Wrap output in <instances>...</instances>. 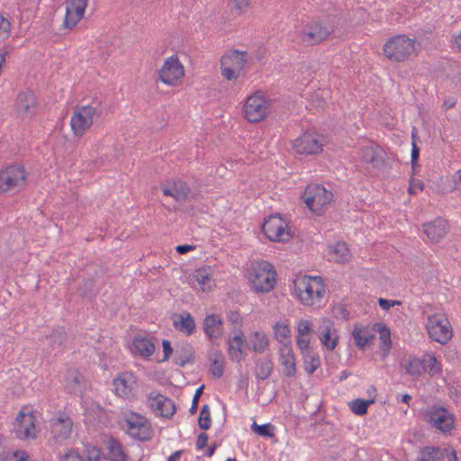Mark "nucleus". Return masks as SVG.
<instances>
[{"mask_svg":"<svg viewBox=\"0 0 461 461\" xmlns=\"http://www.w3.org/2000/svg\"><path fill=\"white\" fill-rule=\"evenodd\" d=\"M88 0H68L63 27L73 29L83 18Z\"/></svg>","mask_w":461,"mask_h":461,"instance_id":"obj_14","label":"nucleus"},{"mask_svg":"<svg viewBox=\"0 0 461 461\" xmlns=\"http://www.w3.org/2000/svg\"><path fill=\"white\" fill-rule=\"evenodd\" d=\"M212 364L210 366V372L214 378H220L223 375L224 357L220 350H216L212 357Z\"/></svg>","mask_w":461,"mask_h":461,"instance_id":"obj_36","label":"nucleus"},{"mask_svg":"<svg viewBox=\"0 0 461 461\" xmlns=\"http://www.w3.org/2000/svg\"><path fill=\"white\" fill-rule=\"evenodd\" d=\"M172 321L174 328L187 336L193 334L195 330L194 319L188 312L174 314Z\"/></svg>","mask_w":461,"mask_h":461,"instance_id":"obj_24","label":"nucleus"},{"mask_svg":"<svg viewBox=\"0 0 461 461\" xmlns=\"http://www.w3.org/2000/svg\"><path fill=\"white\" fill-rule=\"evenodd\" d=\"M80 456H83V458L86 461L108 460V456L105 455L100 447L90 442L83 444V448L80 452Z\"/></svg>","mask_w":461,"mask_h":461,"instance_id":"obj_32","label":"nucleus"},{"mask_svg":"<svg viewBox=\"0 0 461 461\" xmlns=\"http://www.w3.org/2000/svg\"><path fill=\"white\" fill-rule=\"evenodd\" d=\"M314 333L320 339L321 344L329 351H332L338 345L339 336L334 327V322L328 318H321L319 325L316 327Z\"/></svg>","mask_w":461,"mask_h":461,"instance_id":"obj_11","label":"nucleus"},{"mask_svg":"<svg viewBox=\"0 0 461 461\" xmlns=\"http://www.w3.org/2000/svg\"><path fill=\"white\" fill-rule=\"evenodd\" d=\"M272 425L270 423L258 425L256 422L252 424V429L260 436L264 437H273L274 434L272 432Z\"/></svg>","mask_w":461,"mask_h":461,"instance_id":"obj_50","label":"nucleus"},{"mask_svg":"<svg viewBox=\"0 0 461 461\" xmlns=\"http://www.w3.org/2000/svg\"><path fill=\"white\" fill-rule=\"evenodd\" d=\"M276 270L272 264L267 261L258 263L249 274V282L257 292L267 293L276 285Z\"/></svg>","mask_w":461,"mask_h":461,"instance_id":"obj_3","label":"nucleus"},{"mask_svg":"<svg viewBox=\"0 0 461 461\" xmlns=\"http://www.w3.org/2000/svg\"><path fill=\"white\" fill-rule=\"evenodd\" d=\"M417 187L419 189L422 190L424 188V184L422 182L419 181V180L417 182L412 180L410 183V186H409V189H408L409 194H415V189H417Z\"/></svg>","mask_w":461,"mask_h":461,"instance_id":"obj_64","label":"nucleus"},{"mask_svg":"<svg viewBox=\"0 0 461 461\" xmlns=\"http://www.w3.org/2000/svg\"><path fill=\"white\" fill-rule=\"evenodd\" d=\"M162 191L164 195L174 198L178 204L185 203L190 194L189 185L181 180H175L171 184L164 185Z\"/></svg>","mask_w":461,"mask_h":461,"instance_id":"obj_20","label":"nucleus"},{"mask_svg":"<svg viewBox=\"0 0 461 461\" xmlns=\"http://www.w3.org/2000/svg\"><path fill=\"white\" fill-rule=\"evenodd\" d=\"M251 0H230L232 9H234L239 14L245 12L250 5Z\"/></svg>","mask_w":461,"mask_h":461,"instance_id":"obj_51","label":"nucleus"},{"mask_svg":"<svg viewBox=\"0 0 461 461\" xmlns=\"http://www.w3.org/2000/svg\"><path fill=\"white\" fill-rule=\"evenodd\" d=\"M296 344H297L298 348L301 349L303 355V352L311 351L310 350V339L303 337V336H297Z\"/></svg>","mask_w":461,"mask_h":461,"instance_id":"obj_57","label":"nucleus"},{"mask_svg":"<svg viewBox=\"0 0 461 461\" xmlns=\"http://www.w3.org/2000/svg\"><path fill=\"white\" fill-rule=\"evenodd\" d=\"M38 102L33 92L30 89L21 91L15 99L14 110L17 115L22 118L32 117L37 110Z\"/></svg>","mask_w":461,"mask_h":461,"instance_id":"obj_10","label":"nucleus"},{"mask_svg":"<svg viewBox=\"0 0 461 461\" xmlns=\"http://www.w3.org/2000/svg\"><path fill=\"white\" fill-rule=\"evenodd\" d=\"M406 372L411 375L419 376L424 372V365L422 359L410 357L406 366Z\"/></svg>","mask_w":461,"mask_h":461,"instance_id":"obj_41","label":"nucleus"},{"mask_svg":"<svg viewBox=\"0 0 461 461\" xmlns=\"http://www.w3.org/2000/svg\"><path fill=\"white\" fill-rule=\"evenodd\" d=\"M129 348L132 354H139L140 357H144V336H135L131 342L129 343Z\"/></svg>","mask_w":461,"mask_h":461,"instance_id":"obj_45","label":"nucleus"},{"mask_svg":"<svg viewBox=\"0 0 461 461\" xmlns=\"http://www.w3.org/2000/svg\"><path fill=\"white\" fill-rule=\"evenodd\" d=\"M96 109L91 105L77 107L70 120L71 129L76 136H82L93 123Z\"/></svg>","mask_w":461,"mask_h":461,"instance_id":"obj_9","label":"nucleus"},{"mask_svg":"<svg viewBox=\"0 0 461 461\" xmlns=\"http://www.w3.org/2000/svg\"><path fill=\"white\" fill-rule=\"evenodd\" d=\"M379 306L384 310H389L392 306L400 304L399 301L394 300H387L384 298H380L378 301Z\"/></svg>","mask_w":461,"mask_h":461,"instance_id":"obj_61","label":"nucleus"},{"mask_svg":"<svg viewBox=\"0 0 461 461\" xmlns=\"http://www.w3.org/2000/svg\"><path fill=\"white\" fill-rule=\"evenodd\" d=\"M32 412L24 413L23 411H21L17 414L15 420H16L17 422H19L20 426L23 427V426H25V424H26V422L28 420V417L32 416Z\"/></svg>","mask_w":461,"mask_h":461,"instance_id":"obj_63","label":"nucleus"},{"mask_svg":"<svg viewBox=\"0 0 461 461\" xmlns=\"http://www.w3.org/2000/svg\"><path fill=\"white\" fill-rule=\"evenodd\" d=\"M85 382L84 375L78 369H68L65 374V388L69 394H77L82 393L83 384Z\"/></svg>","mask_w":461,"mask_h":461,"instance_id":"obj_23","label":"nucleus"},{"mask_svg":"<svg viewBox=\"0 0 461 461\" xmlns=\"http://www.w3.org/2000/svg\"><path fill=\"white\" fill-rule=\"evenodd\" d=\"M420 157V149L417 146V143L411 141V165L414 167L418 162Z\"/></svg>","mask_w":461,"mask_h":461,"instance_id":"obj_60","label":"nucleus"},{"mask_svg":"<svg viewBox=\"0 0 461 461\" xmlns=\"http://www.w3.org/2000/svg\"><path fill=\"white\" fill-rule=\"evenodd\" d=\"M303 357L304 370L308 374L314 373L321 365V360H320L319 356L312 351L303 352Z\"/></svg>","mask_w":461,"mask_h":461,"instance_id":"obj_39","label":"nucleus"},{"mask_svg":"<svg viewBox=\"0 0 461 461\" xmlns=\"http://www.w3.org/2000/svg\"><path fill=\"white\" fill-rule=\"evenodd\" d=\"M125 416L123 428L126 429L128 434L132 438L144 441V437L140 436V431L144 428V417L133 411L126 413Z\"/></svg>","mask_w":461,"mask_h":461,"instance_id":"obj_22","label":"nucleus"},{"mask_svg":"<svg viewBox=\"0 0 461 461\" xmlns=\"http://www.w3.org/2000/svg\"><path fill=\"white\" fill-rule=\"evenodd\" d=\"M352 336L356 347L360 350L365 349V348L371 343L375 337L374 330H370L368 326L359 324L355 325Z\"/></svg>","mask_w":461,"mask_h":461,"instance_id":"obj_25","label":"nucleus"},{"mask_svg":"<svg viewBox=\"0 0 461 461\" xmlns=\"http://www.w3.org/2000/svg\"><path fill=\"white\" fill-rule=\"evenodd\" d=\"M221 70L222 77L227 80H232L239 77L240 72L237 71V69L230 68L229 66H221Z\"/></svg>","mask_w":461,"mask_h":461,"instance_id":"obj_54","label":"nucleus"},{"mask_svg":"<svg viewBox=\"0 0 461 461\" xmlns=\"http://www.w3.org/2000/svg\"><path fill=\"white\" fill-rule=\"evenodd\" d=\"M361 159L373 165L375 167H381L384 164V158L382 157V151L379 148L374 146H366L360 149Z\"/></svg>","mask_w":461,"mask_h":461,"instance_id":"obj_29","label":"nucleus"},{"mask_svg":"<svg viewBox=\"0 0 461 461\" xmlns=\"http://www.w3.org/2000/svg\"><path fill=\"white\" fill-rule=\"evenodd\" d=\"M330 253L332 255V258L338 263L348 262L350 258L347 244L342 241H339L334 246H330Z\"/></svg>","mask_w":461,"mask_h":461,"instance_id":"obj_35","label":"nucleus"},{"mask_svg":"<svg viewBox=\"0 0 461 461\" xmlns=\"http://www.w3.org/2000/svg\"><path fill=\"white\" fill-rule=\"evenodd\" d=\"M162 347L164 351V357L161 360H158V362L167 361L174 351L173 348L171 347L170 341L167 339H163Z\"/></svg>","mask_w":461,"mask_h":461,"instance_id":"obj_58","label":"nucleus"},{"mask_svg":"<svg viewBox=\"0 0 461 461\" xmlns=\"http://www.w3.org/2000/svg\"><path fill=\"white\" fill-rule=\"evenodd\" d=\"M427 421L443 432L450 431L453 428V416L443 407H433L427 412Z\"/></svg>","mask_w":461,"mask_h":461,"instance_id":"obj_16","label":"nucleus"},{"mask_svg":"<svg viewBox=\"0 0 461 461\" xmlns=\"http://www.w3.org/2000/svg\"><path fill=\"white\" fill-rule=\"evenodd\" d=\"M332 30L319 21L306 23L298 32V38L303 46L310 47L326 40Z\"/></svg>","mask_w":461,"mask_h":461,"instance_id":"obj_7","label":"nucleus"},{"mask_svg":"<svg viewBox=\"0 0 461 461\" xmlns=\"http://www.w3.org/2000/svg\"><path fill=\"white\" fill-rule=\"evenodd\" d=\"M275 337L279 342H283L290 335V329L286 324L276 322L274 326Z\"/></svg>","mask_w":461,"mask_h":461,"instance_id":"obj_48","label":"nucleus"},{"mask_svg":"<svg viewBox=\"0 0 461 461\" xmlns=\"http://www.w3.org/2000/svg\"><path fill=\"white\" fill-rule=\"evenodd\" d=\"M247 63V52L239 51V50H231L225 55H223L221 59V66H229L237 69L238 72H240Z\"/></svg>","mask_w":461,"mask_h":461,"instance_id":"obj_28","label":"nucleus"},{"mask_svg":"<svg viewBox=\"0 0 461 461\" xmlns=\"http://www.w3.org/2000/svg\"><path fill=\"white\" fill-rule=\"evenodd\" d=\"M426 328L429 337L441 345L447 344L453 336L451 324L444 313L429 315Z\"/></svg>","mask_w":461,"mask_h":461,"instance_id":"obj_5","label":"nucleus"},{"mask_svg":"<svg viewBox=\"0 0 461 461\" xmlns=\"http://www.w3.org/2000/svg\"><path fill=\"white\" fill-rule=\"evenodd\" d=\"M67 333L65 331V329L59 328L58 330H53L50 336L49 339L50 340V343L52 347L57 346L60 347L67 341Z\"/></svg>","mask_w":461,"mask_h":461,"instance_id":"obj_44","label":"nucleus"},{"mask_svg":"<svg viewBox=\"0 0 461 461\" xmlns=\"http://www.w3.org/2000/svg\"><path fill=\"white\" fill-rule=\"evenodd\" d=\"M73 422L66 412L60 411L57 419L51 420V433L56 442L68 439L72 431Z\"/></svg>","mask_w":461,"mask_h":461,"instance_id":"obj_17","label":"nucleus"},{"mask_svg":"<svg viewBox=\"0 0 461 461\" xmlns=\"http://www.w3.org/2000/svg\"><path fill=\"white\" fill-rule=\"evenodd\" d=\"M244 335L240 330L228 339V353L230 360L240 362L243 357L242 346L245 344Z\"/></svg>","mask_w":461,"mask_h":461,"instance_id":"obj_27","label":"nucleus"},{"mask_svg":"<svg viewBox=\"0 0 461 461\" xmlns=\"http://www.w3.org/2000/svg\"><path fill=\"white\" fill-rule=\"evenodd\" d=\"M194 349L191 344L185 343L176 347V356L174 358L175 365L183 367L186 364L194 363Z\"/></svg>","mask_w":461,"mask_h":461,"instance_id":"obj_30","label":"nucleus"},{"mask_svg":"<svg viewBox=\"0 0 461 461\" xmlns=\"http://www.w3.org/2000/svg\"><path fill=\"white\" fill-rule=\"evenodd\" d=\"M375 326H377L378 330L380 331L381 342L387 348H390V346H391L390 330L385 326H383V328H380L379 323L375 324Z\"/></svg>","mask_w":461,"mask_h":461,"instance_id":"obj_55","label":"nucleus"},{"mask_svg":"<svg viewBox=\"0 0 461 461\" xmlns=\"http://www.w3.org/2000/svg\"><path fill=\"white\" fill-rule=\"evenodd\" d=\"M419 43L406 35L390 38L384 45V55L392 62H402L416 55Z\"/></svg>","mask_w":461,"mask_h":461,"instance_id":"obj_1","label":"nucleus"},{"mask_svg":"<svg viewBox=\"0 0 461 461\" xmlns=\"http://www.w3.org/2000/svg\"><path fill=\"white\" fill-rule=\"evenodd\" d=\"M77 293L80 298L92 300L97 293L95 290V281L92 278H85L77 286Z\"/></svg>","mask_w":461,"mask_h":461,"instance_id":"obj_37","label":"nucleus"},{"mask_svg":"<svg viewBox=\"0 0 461 461\" xmlns=\"http://www.w3.org/2000/svg\"><path fill=\"white\" fill-rule=\"evenodd\" d=\"M14 188V180L5 173V170L0 171V194L6 193L8 190Z\"/></svg>","mask_w":461,"mask_h":461,"instance_id":"obj_47","label":"nucleus"},{"mask_svg":"<svg viewBox=\"0 0 461 461\" xmlns=\"http://www.w3.org/2000/svg\"><path fill=\"white\" fill-rule=\"evenodd\" d=\"M251 343L253 345V350L257 353H264L268 348L269 341L266 334L256 331L252 338Z\"/></svg>","mask_w":461,"mask_h":461,"instance_id":"obj_40","label":"nucleus"},{"mask_svg":"<svg viewBox=\"0 0 461 461\" xmlns=\"http://www.w3.org/2000/svg\"><path fill=\"white\" fill-rule=\"evenodd\" d=\"M198 424L201 429L207 430L210 429L212 420H211V414H210V409L207 404H204L202 407Z\"/></svg>","mask_w":461,"mask_h":461,"instance_id":"obj_46","label":"nucleus"},{"mask_svg":"<svg viewBox=\"0 0 461 461\" xmlns=\"http://www.w3.org/2000/svg\"><path fill=\"white\" fill-rule=\"evenodd\" d=\"M295 289L300 301L308 306L319 303L322 299L325 289L321 277H304L295 283Z\"/></svg>","mask_w":461,"mask_h":461,"instance_id":"obj_2","label":"nucleus"},{"mask_svg":"<svg viewBox=\"0 0 461 461\" xmlns=\"http://www.w3.org/2000/svg\"><path fill=\"white\" fill-rule=\"evenodd\" d=\"M34 421H35V417L32 414V416L28 417V420H27L25 426H23L24 427V437L26 438H36V435L32 432V430L35 429Z\"/></svg>","mask_w":461,"mask_h":461,"instance_id":"obj_52","label":"nucleus"},{"mask_svg":"<svg viewBox=\"0 0 461 461\" xmlns=\"http://www.w3.org/2000/svg\"><path fill=\"white\" fill-rule=\"evenodd\" d=\"M424 365V372L429 373L431 375L438 374L440 371L438 363L434 355L426 354L422 357Z\"/></svg>","mask_w":461,"mask_h":461,"instance_id":"obj_43","label":"nucleus"},{"mask_svg":"<svg viewBox=\"0 0 461 461\" xmlns=\"http://www.w3.org/2000/svg\"><path fill=\"white\" fill-rule=\"evenodd\" d=\"M271 101L267 99L262 91L249 95L244 104V116L250 122L263 121L270 113Z\"/></svg>","mask_w":461,"mask_h":461,"instance_id":"obj_4","label":"nucleus"},{"mask_svg":"<svg viewBox=\"0 0 461 461\" xmlns=\"http://www.w3.org/2000/svg\"><path fill=\"white\" fill-rule=\"evenodd\" d=\"M274 370V364L272 360L267 357H262L257 360L255 367V375L258 379H267Z\"/></svg>","mask_w":461,"mask_h":461,"instance_id":"obj_33","label":"nucleus"},{"mask_svg":"<svg viewBox=\"0 0 461 461\" xmlns=\"http://www.w3.org/2000/svg\"><path fill=\"white\" fill-rule=\"evenodd\" d=\"M314 330L312 329V324L308 320H300L297 323V336H308L311 333H314Z\"/></svg>","mask_w":461,"mask_h":461,"instance_id":"obj_49","label":"nucleus"},{"mask_svg":"<svg viewBox=\"0 0 461 461\" xmlns=\"http://www.w3.org/2000/svg\"><path fill=\"white\" fill-rule=\"evenodd\" d=\"M115 393L122 398H130L137 386L136 378L131 372H123L113 378Z\"/></svg>","mask_w":461,"mask_h":461,"instance_id":"obj_18","label":"nucleus"},{"mask_svg":"<svg viewBox=\"0 0 461 461\" xmlns=\"http://www.w3.org/2000/svg\"><path fill=\"white\" fill-rule=\"evenodd\" d=\"M286 222L278 215H272L266 220L262 225V230L269 240L284 241L285 236L288 238L289 232L286 231Z\"/></svg>","mask_w":461,"mask_h":461,"instance_id":"obj_12","label":"nucleus"},{"mask_svg":"<svg viewBox=\"0 0 461 461\" xmlns=\"http://www.w3.org/2000/svg\"><path fill=\"white\" fill-rule=\"evenodd\" d=\"M148 400L150 409L156 416L170 418L176 411L174 402L160 393L152 392L149 393Z\"/></svg>","mask_w":461,"mask_h":461,"instance_id":"obj_13","label":"nucleus"},{"mask_svg":"<svg viewBox=\"0 0 461 461\" xmlns=\"http://www.w3.org/2000/svg\"><path fill=\"white\" fill-rule=\"evenodd\" d=\"M61 461H86L83 456H80V452L77 449H70L65 455L61 456Z\"/></svg>","mask_w":461,"mask_h":461,"instance_id":"obj_53","label":"nucleus"},{"mask_svg":"<svg viewBox=\"0 0 461 461\" xmlns=\"http://www.w3.org/2000/svg\"><path fill=\"white\" fill-rule=\"evenodd\" d=\"M375 400L356 399L349 403L350 410L357 415H364L367 412V408L374 403Z\"/></svg>","mask_w":461,"mask_h":461,"instance_id":"obj_42","label":"nucleus"},{"mask_svg":"<svg viewBox=\"0 0 461 461\" xmlns=\"http://www.w3.org/2000/svg\"><path fill=\"white\" fill-rule=\"evenodd\" d=\"M11 29V23L8 19L5 18L4 16H0V36L2 34H5V37L9 35Z\"/></svg>","mask_w":461,"mask_h":461,"instance_id":"obj_59","label":"nucleus"},{"mask_svg":"<svg viewBox=\"0 0 461 461\" xmlns=\"http://www.w3.org/2000/svg\"><path fill=\"white\" fill-rule=\"evenodd\" d=\"M222 320L216 314L207 315L203 319V329L209 339L219 338L223 330Z\"/></svg>","mask_w":461,"mask_h":461,"instance_id":"obj_26","label":"nucleus"},{"mask_svg":"<svg viewBox=\"0 0 461 461\" xmlns=\"http://www.w3.org/2000/svg\"><path fill=\"white\" fill-rule=\"evenodd\" d=\"M185 76V69L176 56L167 58L158 70V79L166 85L175 86Z\"/></svg>","mask_w":461,"mask_h":461,"instance_id":"obj_8","label":"nucleus"},{"mask_svg":"<svg viewBox=\"0 0 461 461\" xmlns=\"http://www.w3.org/2000/svg\"><path fill=\"white\" fill-rule=\"evenodd\" d=\"M306 206L316 214L320 215L324 207L327 206L333 198L330 191H328L321 185H309L303 195Z\"/></svg>","mask_w":461,"mask_h":461,"instance_id":"obj_6","label":"nucleus"},{"mask_svg":"<svg viewBox=\"0 0 461 461\" xmlns=\"http://www.w3.org/2000/svg\"><path fill=\"white\" fill-rule=\"evenodd\" d=\"M108 449V460L127 461L128 456L124 452L122 444L113 437H109L106 441Z\"/></svg>","mask_w":461,"mask_h":461,"instance_id":"obj_31","label":"nucleus"},{"mask_svg":"<svg viewBox=\"0 0 461 461\" xmlns=\"http://www.w3.org/2000/svg\"><path fill=\"white\" fill-rule=\"evenodd\" d=\"M279 362L283 374L286 377H294L296 374V363L291 346L284 344L279 350Z\"/></svg>","mask_w":461,"mask_h":461,"instance_id":"obj_21","label":"nucleus"},{"mask_svg":"<svg viewBox=\"0 0 461 461\" xmlns=\"http://www.w3.org/2000/svg\"><path fill=\"white\" fill-rule=\"evenodd\" d=\"M208 441V436L206 433L202 432L199 434L196 441V447L198 449H203L206 445Z\"/></svg>","mask_w":461,"mask_h":461,"instance_id":"obj_62","label":"nucleus"},{"mask_svg":"<svg viewBox=\"0 0 461 461\" xmlns=\"http://www.w3.org/2000/svg\"><path fill=\"white\" fill-rule=\"evenodd\" d=\"M203 389H204V385L203 384L195 391V393H194L193 401H192V405L189 410L191 414H194L197 411L198 405H199V400L203 393Z\"/></svg>","mask_w":461,"mask_h":461,"instance_id":"obj_56","label":"nucleus"},{"mask_svg":"<svg viewBox=\"0 0 461 461\" xmlns=\"http://www.w3.org/2000/svg\"><path fill=\"white\" fill-rule=\"evenodd\" d=\"M423 231L432 242L438 243L448 231L447 221L438 217L433 221L424 223Z\"/></svg>","mask_w":461,"mask_h":461,"instance_id":"obj_19","label":"nucleus"},{"mask_svg":"<svg viewBox=\"0 0 461 461\" xmlns=\"http://www.w3.org/2000/svg\"><path fill=\"white\" fill-rule=\"evenodd\" d=\"M14 180V187H22L26 184L27 172L22 165H12L4 169Z\"/></svg>","mask_w":461,"mask_h":461,"instance_id":"obj_34","label":"nucleus"},{"mask_svg":"<svg viewBox=\"0 0 461 461\" xmlns=\"http://www.w3.org/2000/svg\"><path fill=\"white\" fill-rule=\"evenodd\" d=\"M444 457V451L440 447H423L418 458V461H438Z\"/></svg>","mask_w":461,"mask_h":461,"instance_id":"obj_38","label":"nucleus"},{"mask_svg":"<svg viewBox=\"0 0 461 461\" xmlns=\"http://www.w3.org/2000/svg\"><path fill=\"white\" fill-rule=\"evenodd\" d=\"M322 143L317 134L305 132L294 141V149L299 154H317L322 150Z\"/></svg>","mask_w":461,"mask_h":461,"instance_id":"obj_15","label":"nucleus"}]
</instances>
